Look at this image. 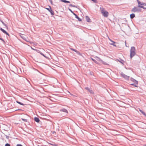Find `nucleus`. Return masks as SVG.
I'll return each instance as SVG.
<instances>
[{
	"label": "nucleus",
	"mask_w": 146,
	"mask_h": 146,
	"mask_svg": "<svg viewBox=\"0 0 146 146\" xmlns=\"http://www.w3.org/2000/svg\"><path fill=\"white\" fill-rule=\"evenodd\" d=\"M136 54V51L135 48L134 46L131 47L130 51V57L131 58H132Z\"/></svg>",
	"instance_id": "1"
},
{
	"label": "nucleus",
	"mask_w": 146,
	"mask_h": 146,
	"mask_svg": "<svg viewBox=\"0 0 146 146\" xmlns=\"http://www.w3.org/2000/svg\"><path fill=\"white\" fill-rule=\"evenodd\" d=\"M100 10L101 13L105 17H107L108 15V12L105 10V9L103 7L100 8Z\"/></svg>",
	"instance_id": "2"
},
{
	"label": "nucleus",
	"mask_w": 146,
	"mask_h": 146,
	"mask_svg": "<svg viewBox=\"0 0 146 146\" xmlns=\"http://www.w3.org/2000/svg\"><path fill=\"white\" fill-rule=\"evenodd\" d=\"M141 11V9H139L137 7H134L131 10V12L134 13L139 12Z\"/></svg>",
	"instance_id": "3"
},
{
	"label": "nucleus",
	"mask_w": 146,
	"mask_h": 146,
	"mask_svg": "<svg viewBox=\"0 0 146 146\" xmlns=\"http://www.w3.org/2000/svg\"><path fill=\"white\" fill-rule=\"evenodd\" d=\"M137 1L139 5L138 6V7H140V6H142L143 5L145 6L146 5L145 3H142L140 2L139 0H137Z\"/></svg>",
	"instance_id": "4"
},
{
	"label": "nucleus",
	"mask_w": 146,
	"mask_h": 146,
	"mask_svg": "<svg viewBox=\"0 0 146 146\" xmlns=\"http://www.w3.org/2000/svg\"><path fill=\"white\" fill-rule=\"evenodd\" d=\"M121 74L123 77L124 78H125L126 80L129 79V76L125 75V74H124L122 72H121Z\"/></svg>",
	"instance_id": "5"
},
{
	"label": "nucleus",
	"mask_w": 146,
	"mask_h": 146,
	"mask_svg": "<svg viewBox=\"0 0 146 146\" xmlns=\"http://www.w3.org/2000/svg\"><path fill=\"white\" fill-rule=\"evenodd\" d=\"M0 30L4 33L8 35V36H9V34L4 29L2 28H0Z\"/></svg>",
	"instance_id": "6"
},
{
	"label": "nucleus",
	"mask_w": 146,
	"mask_h": 146,
	"mask_svg": "<svg viewBox=\"0 0 146 146\" xmlns=\"http://www.w3.org/2000/svg\"><path fill=\"white\" fill-rule=\"evenodd\" d=\"M109 40L111 41V43H110V44L111 45H113V46H116V45L114 44L115 43V42L114 41H112L110 38H109Z\"/></svg>",
	"instance_id": "7"
},
{
	"label": "nucleus",
	"mask_w": 146,
	"mask_h": 146,
	"mask_svg": "<svg viewBox=\"0 0 146 146\" xmlns=\"http://www.w3.org/2000/svg\"><path fill=\"white\" fill-rule=\"evenodd\" d=\"M130 80L131 81L133 82L136 83V84H138V81L132 78H131L130 79Z\"/></svg>",
	"instance_id": "8"
},
{
	"label": "nucleus",
	"mask_w": 146,
	"mask_h": 146,
	"mask_svg": "<svg viewBox=\"0 0 146 146\" xmlns=\"http://www.w3.org/2000/svg\"><path fill=\"white\" fill-rule=\"evenodd\" d=\"M73 15L75 16V17L78 19V21H81V19L79 18V17L78 16H77L76 14L75 13H73Z\"/></svg>",
	"instance_id": "9"
},
{
	"label": "nucleus",
	"mask_w": 146,
	"mask_h": 146,
	"mask_svg": "<svg viewBox=\"0 0 146 146\" xmlns=\"http://www.w3.org/2000/svg\"><path fill=\"white\" fill-rule=\"evenodd\" d=\"M60 111H63L64 112L66 113H68V111L66 109H64V108L60 110Z\"/></svg>",
	"instance_id": "10"
},
{
	"label": "nucleus",
	"mask_w": 146,
	"mask_h": 146,
	"mask_svg": "<svg viewBox=\"0 0 146 146\" xmlns=\"http://www.w3.org/2000/svg\"><path fill=\"white\" fill-rule=\"evenodd\" d=\"M34 119H35V121H36V122H37L38 123L39 122V121H40V120L39 119V118L36 117H35Z\"/></svg>",
	"instance_id": "11"
},
{
	"label": "nucleus",
	"mask_w": 146,
	"mask_h": 146,
	"mask_svg": "<svg viewBox=\"0 0 146 146\" xmlns=\"http://www.w3.org/2000/svg\"><path fill=\"white\" fill-rule=\"evenodd\" d=\"M86 19L87 22H90V19L88 16H86Z\"/></svg>",
	"instance_id": "12"
},
{
	"label": "nucleus",
	"mask_w": 146,
	"mask_h": 146,
	"mask_svg": "<svg viewBox=\"0 0 146 146\" xmlns=\"http://www.w3.org/2000/svg\"><path fill=\"white\" fill-rule=\"evenodd\" d=\"M60 1L62 2L66 3H69L70 2L68 1H67L66 0H60Z\"/></svg>",
	"instance_id": "13"
},
{
	"label": "nucleus",
	"mask_w": 146,
	"mask_h": 146,
	"mask_svg": "<svg viewBox=\"0 0 146 146\" xmlns=\"http://www.w3.org/2000/svg\"><path fill=\"white\" fill-rule=\"evenodd\" d=\"M135 17V15L133 13L131 14L130 15V18L131 19H132L133 18H134V17Z\"/></svg>",
	"instance_id": "14"
},
{
	"label": "nucleus",
	"mask_w": 146,
	"mask_h": 146,
	"mask_svg": "<svg viewBox=\"0 0 146 146\" xmlns=\"http://www.w3.org/2000/svg\"><path fill=\"white\" fill-rule=\"evenodd\" d=\"M49 11L50 12L51 15H54V11H52L51 9V10H50V11Z\"/></svg>",
	"instance_id": "15"
},
{
	"label": "nucleus",
	"mask_w": 146,
	"mask_h": 146,
	"mask_svg": "<svg viewBox=\"0 0 146 146\" xmlns=\"http://www.w3.org/2000/svg\"><path fill=\"white\" fill-rule=\"evenodd\" d=\"M139 111L143 115H145L146 114L145 113L143 112V111H142L140 109H139Z\"/></svg>",
	"instance_id": "16"
},
{
	"label": "nucleus",
	"mask_w": 146,
	"mask_h": 146,
	"mask_svg": "<svg viewBox=\"0 0 146 146\" xmlns=\"http://www.w3.org/2000/svg\"><path fill=\"white\" fill-rule=\"evenodd\" d=\"M91 59L92 60H93L95 63L96 64H98V62L96 61V60H94V59L93 58H91Z\"/></svg>",
	"instance_id": "17"
},
{
	"label": "nucleus",
	"mask_w": 146,
	"mask_h": 146,
	"mask_svg": "<svg viewBox=\"0 0 146 146\" xmlns=\"http://www.w3.org/2000/svg\"><path fill=\"white\" fill-rule=\"evenodd\" d=\"M16 102L17 103H18V104H19L20 105H22L23 106L24 105V104L23 103H22L19 102L18 101H16Z\"/></svg>",
	"instance_id": "18"
},
{
	"label": "nucleus",
	"mask_w": 146,
	"mask_h": 146,
	"mask_svg": "<svg viewBox=\"0 0 146 146\" xmlns=\"http://www.w3.org/2000/svg\"><path fill=\"white\" fill-rule=\"evenodd\" d=\"M118 61L119 62H121V64H123L124 63V61L123 60L120 59V60H118Z\"/></svg>",
	"instance_id": "19"
},
{
	"label": "nucleus",
	"mask_w": 146,
	"mask_h": 146,
	"mask_svg": "<svg viewBox=\"0 0 146 146\" xmlns=\"http://www.w3.org/2000/svg\"><path fill=\"white\" fill-rule=\"evenodd\" d=\"M97 59H96V60H97L100 61L101 62L102 60L100 58H99L98 57H97Z\"/></svg>",
	"instance_id": "20"
},
{
	"label": "nucleus",
	"mask_w": 146,
	"mask_h": 146,
	"mask_svg": "<svg viewBox=\"0 0 146 146\" xmlns=\"http://www.w3.org/2000/svg\"><path fill=\"white\" fill-rule=\"evenodd\" d=\"M101 62L102 63V64H104V65H107V64L106 62H105L104 61L102 60L101 61Z\"/></svg>",
	"instance_id": "21"
},
{
	"label": "nucleus",
	"mask_w": 146,
	"mask_h": 146,
	"mask_svg": "<svg viewBox=\"0 0 146 146\" xmlns=\"http://www.w3.org/2000/svg\"><path fill=\"white\" fill-rule=\"evenodd\" d=\"M76 53L78 54L79 55H81V54L77 50H76Z\"/></svg>",
	"instance_id": "22"
},
{
	"label": "nucleus",
	"mask_w": 146,
	"mask_h": 146,
	"mask_svg": "<svg viewBox=\"0 0 146 146\" xmlns=\"http://www.w3.org/2000/svg\"><path fill=\"white\" fill-rule=\"evenodd\" d=\"M49 8H46L45 9H47L48 11H50V10H51V7H50V6H49Z\"/></svg>",
	"instance_id": "23"
},
{
	"label": "nucleus",
	"mask_w": 146,
	"mask_h": 146,
	"mask_svg": "<svg viewBox=\"0 0 146 146\" xmlns=\"http://www.w3.org/2000/svg\"><path fill=\"white\" fill-rule=\"evenodd\" d=\"M89 92L91 94H94V92L93 91L91 90H90L89 91Z\"/></svg>",
	"instance_id": "24"
},
{
	"label": "nucleus",
	"mask_w": 146,
	"mask_h": 146,
	"mask_svg": "<svg viewBox=\"0 0 146 146\" xmlns=\"http://www.w3.org/2000/svg\"><path fill=\"white\" fill-rule=\"evenodd\" d=\"M131 85H133L135 87H137V85L134 84H131Z\"/></svg>",
	"instance_id": "25"
},
{
	"label": "nucleus",
	"mask_w": 146,
	"mask_h": 146,
	"mask_svg": "<svg viewBox=\"0 0 146 146\" xmlns=\"http://www.w3.org/2000/svg\"><path fill=\"white\" fill-rule=\"evenodd\" d=\"M21 37L24 40H25L26 41H27L26 40V38H25L24 36H21Z\"/></svg>",
	"instance_id": "26"
},
{
	"label": "nucleus",
	"mask_w": 146,
	"mask_h": 146,
	"mask_svg": "<svg viewBox=\"0 0 146 146\" xmlns=\"http://www.w3.org/2000/svg\"><path fill=\"white\" fill-rule=\"evenodd\" d=\"M85 89H86V90H88V91L90 90V88L88 87H86L85 88Z\"/></svg>",
	"instance_id": "27"
},
{
	"label": "nucleus",
	"mask_w": 146,
	"mask_h": 146,
	"mask_svg": "<svg viewBox=\"0 0 146 146\" xmlns=\"http://www.w3.org/2000/svg\"><path fill=\"white\" fill-rule=\"evenodd\" d=\"M68 9L73 14V13H74L69 8H68Z\"/></svg>",
	"instance_id": "28"
},
{
	"label": "nucleus",
	"mask_w": 146,
	"mask_h": 146,
	"mask_svg": "<svg viewBox=\"0 0 146 146\" xmlns=\"http://www.w3.org/2000/svg\"><path fill=\"white\" fill-rule=\"evenodd\" d=\"M0 40H1L4 43H5L4 40L2 38H0Z\"/></svg>",
	"instance_id": "29"
},
{
	"label": "nucleus",
	"mask_w": 146,
	"mask_h": 146,
	"mask_svg": "<svg viewBox=\"0 0 146 146\" xmlns=\"http://www.w3.org/2000/svg\"><path fill=\"white\" fill-rule=\"evenodd\" d=\"M5 146H11L9 144L6 143L5 144Z\"/></svg>",
	"instance_id": "30"
},
{
	"label": "nucleus",
	"mask_w": 146,
	"mask_h": 146,
	"mask_svg": "<svg viewBox=\"0 0 146 146\" xmlns=\"http://www.w3.org/2000/svg\"><path fill=\"white\" fill-rule=\"evenodd\" d=\"M92 1H93L94 3H97V1L96 0H91Z\"/></svg>",
	"instance_id": "31"
},
{
	"label": "nucleus",
	"mask_w": 146,
	"mask_h": 146,
	"mask_svg": "<svg viewBox=\"0 0 146 146\" xmlns=\"http://www.w3.org/2000/svg\"><path fill=\"white\" fill-rule=\"evenodd\" d=\"M70 49H71V50H73V51H74L75 52H76V51L77 50H75V49H73V48H70Z\"/></svg>",
	"instance_id": "32"
},
{
	"label": "nucleus",
	"mask_w": 146,
	"mask_h": 146,
	"mask_svg": "<svg viewBox=\"0 0 146 146\" xmlns=\"http://www.w3.org/2000/svg\"><path fill=\"white\" fill-rule=\"evenodd\" d=\"M140 8H142L144 9H146V8L144 7L143 6H140Z\"/></svg>",
	"instance_id": "33"
},
{
	"label": "nucleus",
	"mask_w": 146,
	"mask_h": 146,
	"mask_svg": "<svg viewBox=\"0 0 146 146\" xmlns=\"http://www.w3.org/2000/svg\"><path fill=\"white\" fill-rule=\"evenodd\" d=\"M2 23H3V24L6 27V25L3 22V21H2Z\"/></svg>",
	"instance_id": "34"
},
{
	"label": "nucleus",
	"mask_w": 146,
	"mask_h": 146,
	"mask_svg": "<svg viewBox=\"0 0 146 146\" xmlns=\"http://www.w3.org/2000/svg\"><path fill=\"white\" fill-rule=\"evenodd\" d=\"M40 54H41L43 56H44L45 57V56H44V55L43 54H42V53L41 52H40Z\"/></svg>",
	"instance_id": "35"
},
{
	"label": "nucleus",
	"mask_w": 146,
	"mask_h": 146,
	"mask_svg": "<svg viewBox=\"0 0 146 146\" xmlns=\"http://www.w3.org/2000/svg\"><path fill=\"white\" fill-rule=\"evenodd\" d=\"M72 7L77 8V6H76L75 5H72Z\"/></svg>",
	"instance_id": "36"
},
{
	"label": "nucleus",
	"mask_w": 146,
	"mask_h": 146,
	"mask_svg": "<svg viewBox=\"0 0 146 146\" xmlns=\"http://www.w3.org/2000/svg\"><path fill=\"white\" fill-rule=\"evenodd\" d=\"M16 146H23L21 144H17Z\"/></svg>",
	"instance_id": "37"
},
{
	"label": "nucleus",
	"mask_w": 146,
	"mask_h": 146,
	"mask_svg": "<svg viewBox=\"0 0 146 146\" xmlns=\"http://www.w3.org/2000/svg\"><path fill=\"white\" fill-rule=\"evenodd\" d=\"M51 4H52V0H49Z\"/></svg>",
	"instance_id": "38"
},
{
	"label": "nucleus",
	"mask_w": 146,
	"mask_h": 146,
	"mask_svg": "<svg viewBox=\"0 0 146 146\" xmlns=\"http://www.w3.org/2000/svg\"><path fill=\"white\" fill-rule=\"evenodd\" d=\"M6 137L7 139H8L9 138V136L6 135Z\"/></svg>",
	"instance_id": "39"
},
{
	"label": "nucleus",
	"mask_w": 146,
	"mask_h": 146,
	"mask_svg": "<svg viewBox=\"0 0 146 146\" xmlns=\"http://www.w3.org/2000/svg\"><path fill=\"white\" fill-rule=\"evenodd\" d=\"M69 6L72 7V5L71 4H70L69 5Z\"/></svg>",
	"instance_id": "40"
},
{
	"label": "nucleus",
	"mask_w": 146,
	"mask_h": 146,
	"mask_svg": "<svg viewBox=\"0 0 146 146\" xmlns=\"http://www.w3.org/2000/svg\"><path fill=\"white\" fill-rule=\"evenodd\" d=\"M22 119L23 120H24V121H27V119Z\"/></svg>",
	"instance_id": "41"
},
{
	"label": "nucleus",
	"mask_w": 146,
	"mask_h": 146,
	"mask_svg": "<svg viewBox=\"0 0 146 146\" xmlns=\"http://www.w3.org/2000/svg\"><path fill=\"white\" fill-rule=\"evenodd\" d=\"M55 133V131H53V132L52 133L53 134V133Z\"/></svg>",
	"instance_id": "42"
},
{
	"label": "nucleus",
	"mask_w": 146,
	"mask_h": 146,
	"mask_svg": "<svg viewBox=\"0 0 146 146\" xmlns=\"http://www.w3.org/2000/svg\"><path fill=\"white\" fill-rule=\"evenodd\" d=\"M125 44H126V42H125ZM125 46H126L127 47V45L126 44H125Z\"/></svg>",
	"instance_id": "43"
}]
</instances>
